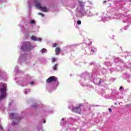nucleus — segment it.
<instances>
[{"mask_svg":"<svg viewBox=\"0 0 131 131\" xmlns=\"http://www.w3.org/2000/svg\"><path fill=\"white\" fill-rule=\"evenodd\" d=\"M79 5H80V7H81V8H83V6H84V5H83V2H79Z\"/></svg>","mask_w":131,"mask_h":131,"instance_id":"obj_10","label":"nucleus"},{"mask_svg":"<svg viewBox=\"0 0 131 131\" xmlns=\"http://www.w3.org/2000/svg\"><path fill=\"white\" fill-rule=\"evenodd\" d=\"M36 7L38 8V9H40L43 12H47V11H48V8H47V7H41L40 3H36Z\"/></svg>","mask_w":131,"mask_h":131,"instance_id":"obj_5","label":"nucleus"},{"mask_svg":"<svg viewBox=\"0 0 131 131\" xmlns=\"http://www.w3.org/2000/svg\"><path fill=\"white\" fill-rule=\"evenodd\" d=\"M56 47H57V43H53V48H56Z\"/></svg>","mask_w":131,"mask_h":131,"instance_id":"obj_14","label":"nucleus"},{"mask_svg":"<svg viewBox=\"0 0 131 131\" xmlns=\"http://www.w3.org/2000/svg\"><path fill=\"white\" fill-rule=\"evenodd\" d=\"M0 128L3 129V127H2V125H0Z\"/></svg>","mask_w":131,"mask_h":131,"instance_id":"obj_22","label":"nucleus"},{"mask_svg":"<svg viewBox=\"0 0 131 131\" xmlns=\"http://www.w3.org/2000/svg\"><path fill=\"white\" fill-rule=\"evenodd\" d=\"M109 112H110V113H112V109L111 108H108Z\"/></svg>","mask_w":131,"mask_h":131,"instance_id":"obj_16","label":"nucleus"},{"mask_svg":"<svg viewBox=\"0 0 131 131\" xmlns=\"http://www.w3.org/2000/svg\"><path fill=\"white\" fill-rule=\"evenodd\" d=\"M115 105H117V103H115Z\"/></svg>","mask_w":131,"mask_h":131,"instance_id":"obj_25","label":"nucleus"},{"mask_svg":"<svg viewBox=\"0 0 131 131\" xmlns=\"http://www.w3.org/2000/svg\"><path fill=\"white\" fill-rule=\"evenodd\" d=\"M10 117L12 119H19L16 114H14L13 113H10Z\"/></svg>","mask_w":131,"mask_h":131,"instance_id":"obj_7","label":"nucleus"},{"mask_svg":"<svg viewBox=\"0 0 131 131\" xmlns=\"http://www.w3.org/2000/svg\"><path fill=\"white\" fill-rule=\"evenodd\" d=\"M106 3H107V1H103V4H106Z\"/></svg>","mask_w":131,"mask_h":131,"instance_id":"obj_21","label":"nucleus"},{"mask_svg":"<svg viewBox=\"0 0 131 131\" xmlns=\"http://www.w3.org/2000/svg\"><path fill=\"white\" fill-rule=\"evenodd\" d=\"M31 24H34L35 23V21L33 20H31L30 22Z\"/></svg>","mask_w":131,"mask_h":131,"instance_id":"obj_13","label":"nucleus"},{"mask_svg":"<svg viewBox=\"0 0 131 131\" xmlns=\"http://www.w3.org/2000/svg\"><path fill=\"white\" fill-rule=\"evenodd\" d=\"M31 39L32 40H34V41L39 40L40 41V40H41V38H37L36 36H32Z\"/></svg>","mask_w":131,"mask_h":131,"instance_id":"obj_8","label":"nucleus"},{"mask_svg":"<svg viewBox=\"0 0 131 131\" xmlns=\"http://www.w3.org/2000/svg\"><path fill=\"white\" fill-rule=\"evenodd\" d=\"M33 82H31V83H30V84H31V85H33Z\"/></svg>","mask_w":131,"mask_h":131,"instance_id":"obj_19","label":"nucleus"},{"mask_svg":"<svg viewBox=\"0 0 131 131\" xmlns=\"http://www.w3.org/2000/svg\"><path fill=\"white\" fill-rule=\"evenodd\" d=\"M41 52H42V53H45V52H46V49L43 48V49L41 50Z\"/></svg>","mask_w":131,"mask_h":131,"instance_id":"obj_15","label":"nucleus"},{"mask_svg":"<svg viewBox=\"0 0 131 131\" xmlns=\"http://www.w3.org/2000/svg\"><path fill=\"white\" fill-rule=\"evenodd\" d=\"M120 90H122V86L120 87Z\"/></svg>","mask_w":131,"mask_h":131,"instance_id":"obj_23","label":"nucleus"},{"mask_svg":"<svg viewBox=\"0 0 131 131\" xmlns=\"http://www.w3.org/2000/svg\"><path fill=\"white\" fill-rule=\"evenodd\" d=\"M39 14L42 16V17H43V14L42 13H39Z\"/></svg>","mask_w":131,"mask_h":131,"instance_id":"obj_17","label":"nucleus"},{"mask_svg":"<svg viewBox=\"0 0 131 131\" xmlns=\"http://www.w3.org/2000/svg\"><path fill=\"white\" fill-rule=\"evenodd\" d=\"M43 123H46V121H43Z\"/></svg>","mask_w":131,"mask_h":131,"instance_id":"obj_24","label":"nucleus"},{"mask_svg":"<svg viewBox=\"0 0 131 131\" xmlns=\"http://www.w3.org/2000/svg\"><path fill=\"white\" fill-rule=\"evenodd\" d=\"M77 23L78 25H80V24H81V21H80V20H78V21H77Z\"/></svg>","mask_w":131,"mask_h":131,"instance_id":"obj_12","label":"nucleus"},{"mask_svg":"<svg viewBox=\"0 0 131 131\" xmlns=\"http://www.w3.org/2000/svg\"><path fill=\"white\" fill-rule=\"evenodd\" d=\"M54 81H58V78L55 76H50L46 80L47 83H52Z\"/></svg>","mask_w":131,"mask_h":131,"instance_id":"obj_3","label":"nucleus"},{"mask_svg":"<svg viewBox=\"0 0 131 131\" xmlns=\"http://www.w3.org/2000/svg\"><path fill=\"white\" fill-rule=\"evenodd\" d=\"M55 55H59L60 53H61V48H60V47H57L55 48Z\"/></svg>","mask_w":131,"mask_h":131,"instance_id":"obj_6","label":"nucleus"},{"mask_svg":"<svg viewBox=\"0 0 131 131\" xmlns=\"http://www.w3.org/2000/svg\"><path fill=\"white\" fill-rule=\"evenodd\" d=\"M52 63H54V62H56V58L53 57L52 59Z\"/></svg>","mask_w":131,"mask_h":131,"instance_id":"obj_11","label":"nucleus"},{"mask_svg":"<svg viewBox=\"0 0 131 131\" xmlns=\"http://www.w3.org/2000/svg\"><path fill=\"white\" fill-rule=\"evenodd\" d=\"M81 107V105H79L75 107L72 108L73 112H75V113H78V114H80V107Z\"/></svg>","mask_w":131,"mask_h":131,"instance_id":"obj_4","label":"nucleus"},{"mask_svg":"<svg viewBox=\"0 0 131 131\" xmlns=\"http://www.w3.org/2000/svg\"><path fill=\"white\" fill-rule=\"evenodd\" d=\"M57 67H58V64H55L54 66H53V67H52L53 70H57Z\"/></svg>","mask_w":131,"mask_h":131,"instance_id":"obj_9","label":"nucleus"},{"mask_svg":"<svg viewBox=\"0 0 131 131\" xmlns=\"http://www.w3.org/2000/svg\"><path fill=\"white\" fill-rule=\"evenodd\" d=\"M61 120H62V121H64L65 120V118H62L61 119Z\"/></svg>","mask_w":131,"mask_h":131,"instance_id":"obj_18","label":"nucleus"},{"mask_svg":"<svg viewBox=\"0 0 131 131\" xmlns=\"http://www.w3.org/2000/svg\"><path fill=\"white\" fill-rule=\"evenodd\" d=\"M91 52H92L93 53H95V50L92 49V50H91Z\"/></svg>","mask_w":131,"mask_h":131,"instance_id":"obj_20","label":"nucleus"},{"mask_svg":"<svg viewBox=\"0 0 131 131\" xmlns=\"http://www.w3.org/2000/svg\"><path fill=\"white\" fill-rule=\"evenodd\" d=\"M32 49H33V47L30 44L25 43L23 44V46L21 47V50H23V51H27L28 52L31 51Z\"/></svg>","mask_w":131,"mask_h":131,"instance_id":"obj_2","label":"nucleus"},{"mask_svg":"<svg viewBox=\"0 0 131 131\" xmlns=\"http://www.w3.org/2000/svg\"><path fill=\"white\" fill-rule=\"evenodd\" d=\"M2 88L0 89V101L5 99L7 96V84H2Z\"/></svg>","mask_w":131,"mask_h":131,"instance_id":"obj_1","label":"nucleus"}]
</instances>
